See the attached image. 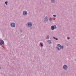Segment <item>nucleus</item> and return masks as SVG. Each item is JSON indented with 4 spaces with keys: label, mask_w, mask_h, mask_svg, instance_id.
<instances>
[{
    "label": "nucleus",
    "mask_w": 76,
    "mask_h": 76,
    "mask_svg": "<svg viewBox=\"0 0 76 76\" xmlns=\"http://www.w3.org/2000/svg\"><path fill=\"white\" fill-rule=\"evenodd\" d=\"M27 12L26 11H24L23 12V15H27Z\"/></svg>",
    "instance_id": "6"
},
{
    "label": "nucleus",
    "mask_w": 76,
    "mask_h": 76,
    "mask_svg": "<svg viewBox=\"0 0 76 76\" xmlns=\"http://www.w3.org/2000/svg\"><path fill=\"white\" fill-rule=\"evenodd\" d=\"M53 17H56V15H53Z\"/></svg>",
    "instance_id": "16"
},
{
    "label": "nucleus",
    "mask_w": 76,
    "mask_h": 76,
    "mask_svg": "<svg viewBox=\"0 0 76 76\" xmlns=\"http://www.w3.org/2000/svg\"><path fill=\"white\" fill-rule=\"evenodd\" d=\"M11 26L12 27H15V23H11Z\"/></svg>",
    "instance_id": "4"
},
{
    "label": "nucleus",
    "mask_w": 76,
    "mask_h": 76,
    "mask_svg": "<svg viewBox=\"0 0 76 76\" xmlns=\"http://www.w3.org/2000/svg\"><path fill=\"white\" fill-rule=\"evenodd\" d=\"M40 44L41 45V46H43V45H42V43H40Z\"/></svg>",
    "instance_id": "15"
},
{
    "label": "nucleus",
    "mask_w": 76,
    "mask_h": 76,
    "mask_svg": "<svg viewBox=\"0 0 76 76\" xmlns=\"http://www.w3.org/2000/svg\"><path fill=\"white\" fill-rule=\"evenodd\" d=\"M51 2L52 3H55V0H51Z\"/></svg>",
    "instance_id": "10"
},
{
    "label": "nucleus",
    "mask_w": 76,
    "mask_h": 76,
    "mask_svg": "<svg viewBox=\"0 0 76 76\" xmlns=\"http://www.w3.org/2000/svg\"><path fill=\"white\" fill-rule=\"evenodd\" d=\"M50 38V36L49 35L47 36L46 37V39H49V38Z\"/></svg>",
    "instance_id": "9"
},
{
    "label": "nucleus",
    "mask_w": 76,
    "mask_h": 76,
    "mask_svg": "<svg viewBox=\"0 0 76 76\" xmlns=\"http://www.w3.org/2000/svg\"><path fill=\"white\" fill-rule=\"evenodd\" d=\"M0 41H1V39H0V45H1V42Z\"/></svg>",
    "instance_id": "18"
},
{
    "label": "nucleus",
    "mask_w": 76,
    "mask_h": 76,
    "mask_svg": "<svg viewBox=\"0 0 76 76\" xmlns=\"http://www.w3.org/2000/svg\"><path fill=\"white\" fill-rule=\"evenodd\" d=\"M28 27H31L32 26V23L31 22H29L27 23Z\"/></svg>",
    "instance_id": "5"
},
{
    "label": "nucleus",
    "mask_w": 76,
    "mask_h": 76,
    "mask_svg": "<svg viewBox=\"0 0 76 76\" xmlns=\"http://www.w3.org/2000/svg\"><path fill=\"white\" fill-rule=\"evenodd\" d=\"M63 46H61L60 44L58 45L57 47V49L58 50H60L61 49H63Z\"/></svg>",
    "instance_id": "1"
},
{
    "label": "nucleus",
    "mask_w": 76,
    "mask_h": 76,
    "mask_svg": "<svg viewBox=\"0 0 76 76\" xmlns=\"http://www.w3.org/2000/svg\"><path fill=\"white\" fill-rule=\"evenodd\" d=\"M0 69H1V67H0Z\"/></svg>",
    "instance_id": "19"
},
{
    "label": "nucleus",
    "mask_w": 76,
    "mask_h": 76,
    "mask_svg": "<svg viewBox=\"0 0 76 76\" xmlns=\"http://www.w3.org/2000/svg\"><path fill=\"white\" fill-rule=\"evenodd\" d=\"M48 21V17H45V22H46Z\"/></svg>",
    "instance_id": "7"
},
{
    "label": "nucleus",
    "mask_w": 76,
    "mask_h": 76,
    "mask_svg": "<svg viewBox=\"0 0 76 76\" xmlns=\"http://www.w3.org/2000/svg\"><path fill=\"white\" fill-rule=\"evenodd\" d=\"M1 42L3 45H4V41H3V40L1 41Z\"/></svg>",
    "instance_id": "11"
},
{
    "label": "nucleus",
    "mask_w": 76,
    "mask_h": 76,
    "mask_svg": "<svg viewBox=\"0 0 76 76\" xmlns=\"http://www.w3.org/2000/svg\"><path fill=\"white\" fill-rule=\"evenodd\" d=\"M53 38L56 40H58V39L55 37H53Z\"/></svg>",
    "instance_id": "13"
},
{
    "label": "nucleus",
    "mask_w": 76,
    "mask_h": 76,
    "mask_svg": "<svg viewBox=\"0 0 76 76\" xmlns=\"http://www.w3.org/2000/svg\"><path fill=\"white\" fill-rule=\"evenodd\" d=\"M49 20L50 21H51L52 20H53V18H49Z\"/></svg>",
    "instance_id": "12"
},
{
    "label": "nucleus",
    "mask_w": 76,
    "mask_h": 76,
    "mask_svg": "<svg viewBox=\"0 0 76 76\" xmlns=\"http://www.w3.org/2000/svg\"><path fill=\"white\" fill-rule=\"evenodd\" d=\"M63 68L64 70H67V68H68V67H67V66L66 65H64L63 66Z\"/></svg>",
    "instance_id": "3"
},
{
    "label": "nucleus",
    "mask_w": 76,
    "mask_h": 76,
    "mask_svg": "<svg viewBox=\"0 0 76 76\" xmlns=\"http://www.w3.org/2000/svg\"><path fill=\"white\" fill-rule=\"evenodd\" d=\"M47 42L49 44H51V40H48L47 41Z\"/></svg>",
    "instance_id": "8"
},
{
    "label": "nucleus",
    "mask_w": 76,
    "mask_h": 76,
    "mask_svg": "<svg viewBox=\"0 0 76 76\" xmlns=\"http://www.w3.org/2000/svg\"><path fill=\"white\" fill-rule=\"evenodd\" d=\"M5 3L6 4V5H7V1H6L5 2Z\"/></svg>",
    "instance_id": "14"
},
{
    "label": "nucleus",
    "mask_w": 76,
    "mask_h": 76,
    "mask_svg": "<svg viewBox=\"0 0 76 76\" xmlns=\"http://www.w3.org/2000/svg\"><path fill=\"white\" fill-rule=\"evenodd\" d=\"M67 39H70V37H67Z\"/></svg>",
    "instance_id": "17"
},
{
    "label": "nucleus",
    "mask_w": 76,
    "mask_h": 76,
    "mask_svg": "<svg viewBox=\"0 0 76 76\" xmlns=\"http://www.w3.org/2000/svg\"><path fill=\"white\" fill-rule=\"evenodd\" d=\"M51 29L52 31H53L54 30V29H57V27H56V26L54 25L53 26H52L51 27Z\"/></svg>",
    "instance_id": "2"
}]
</instances>
